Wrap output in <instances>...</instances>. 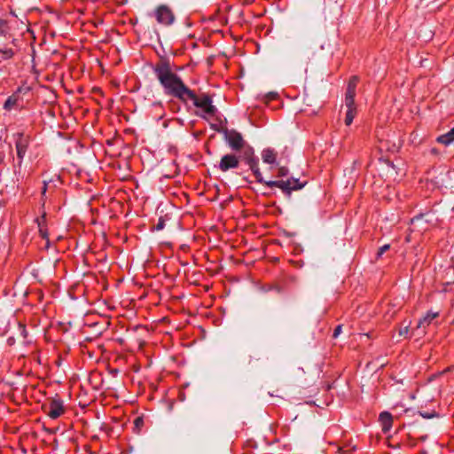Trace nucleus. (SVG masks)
I'll use <instances>...</instances> for the list:
<instances>
[{
  "label": "nucleus",
  "instance_id": "0eeeda50",
  "mask_svg": "<svg viewBox=\"0 0 454 454\" xmlns=\"http://www.w3.org/2000/svg\"><path fill=\"white\" fill-rule=\"evenodd\" d=\"M155 18L160 24L168 26L174 22L175 16L166 5L159 6L154 12Z\"/></svg>",
  "mask_w": 454,
  "mask_h": 454
},
{
  "label": "nucleus",
  "instance_id": "dca6fc26",
  "mask_svg": "<svg viewBox=\"0 0 454 454\" xmlns=\"http://www.w3.org/2000/svg\"><path fill=\"white\" fill-rule=\"evenodd\" d=\"M390 248V245L386 244L382 247H380L377 252V257L380 258L382 256V254L387 252Z\"/></svg>",
  "mask_w": 454,
  "mask_h": 454
},
{
  "label": "nucleus",
  "instance_id": "1a4fd4ad",
  "mask_svg": "<svg viewBox=\"0 0 454 454\" xmlns=\"http://www.w3.org/2000/svg\"><path fill=\"white\" fill-rule=\"evenodd\" d=\"M19 165L20 166L28 147V139L23 134L19 133L15 142Z\"/></svg>",
  "mask_w": 454,
  "mask_h": 454
},
{
  "label": "nucleus",
  "instance_id": "6ab92c4d",
  "mask_svg": "<svg viewBox=\"0 0 454 454\" xmlns=\"http://www.w3.org/2000/svg\"><path fill=\"white\" fill-rule=\"evenodd\" d=\"M278 97V93L277 92H269L265 98L268 101H270V100H274L276 99Z\"/></svg>",
  "mask_w": 454,
  "mask_h": 454
},
{
  "label": "nucleus",
  "instance_id": "39448f33",
  "mask_svg": "<svg viewBox=\"0 0 454 454\" xmlns=\"http://www.w3.org/2000/svg\"><path fill=\"white\" fill-rule=\"evenodd\" d=\"M8 30L7 23L0 19V59H9L13 56V51L4 42L10 38L7 37Z\"/></svg>",
  "mask_w": 454,
  "mask_h": 454
},
{
  "label": "nucleus",
  "instance_id": "6e6552de",
  "mask_svg": "<svg viewBox=\"0 0 454 454\" xmlns=\"http://www.w3.org/2000/svg\"><path fill=\"white\" fill-rule=\"evenodd\" d=\"M65 412V407L63 404V401L60 398H53L49 403L47 407V415L52 419H56L59 418Z\"/></svg>",
  "mask_w": 454,
  "mask_h": 454
},
{
  "label": "nucleus",
  "instance_id": "4be33fe9",
  "mask_svg": "<svg viewBox=\"0 0 454 454\" xmlns=\"http://www.w3.org/2000/svg\"><path fill=\"white\" fill-rule=\"evenodd\" d=\"M408 331H409V327H408V326H405L404 328H403V329H401V330H400V335L407 334V333H408Z\"/></svg>",
  "mask_w": 454,
  "mask_h": 454
},
{
  "label": "nucleus",
  "instance_id": "7ed1b4c3",
  "mask_svg": "<svg viewBox=\"0 0 454 454\" xmlns=\"http://www.w3.org/2000/svg\"><path fill=\"white\" fill-rule=\"evenodd\" d=\"M358 82L357 76H352L348 83L346 94H345V106L347 107V113L345 117V124L349 126L356 114V107L355 105L356 89Z\"/></svg>",
  "mask_w": 454,
  "mask_h": 454
},
{
  "label": "nucleus",
  "instance_id": "4468645a",
  "mask_svg": "<svg viewBox=\"0 0 454 454\" xmlns=\"http://www.w3.org/2000/svg\"><path fill=\"white\" fill-rule=\"evenodd\" d=\"M289 174V169L286 166H281L278 168V171H277V177L278 178H283V177H286ZM280 180H283V179H280Z\"/></svg>",
  "mask_w": 454,
  "mask_h": 454
},
{
  "label": "nucleus",
  "instance_id": "bb28decb",
  "mask_svg": "<svg viewBox=\"0 0 454 454\" xmlns=\"http://www.w3.org/2000/svg\"><path fill=\"white\" fill-rule=\"evenodd\" d=\"M420 220H421V217H415V218H413V219L411 220V223H414L419 222V221H420Z\"/></svg>",
  "mask_w": 454,
  "mask_h": 454
},
{
  "label": "nucleus",
  "instance_id": "ddd939ff",
  "mask_svg": "<svg viewBox=\"0 0 454 454\" xmlns=\"http://www.w3.org/2000/svg\"><path fill=\"white\" fill-rule=\"evenodd\" d=\"M380 420L382 423L383 431H388L392 426V416L389 412L384 411L380 415Z\"/></svg>",
  "mask_w": 454,
  "mask_h": 454
},
{
  "label": "nucleus",
  "instance_id": "a211bd4d",
  "mask_svg": "<svg viewBox=\"0 0 454 454\" xmlns=\"http://www.w3.org/2000/svg\"><path fill=\"white\" fill-rule=\"evenodd\" d=\"M419 414L425 419H431L436 416L435 412H419Z\"/></svg>",
  "mask_w": 454,
  "mask_h": 454
},
{
  "label": "nucleus",
  "instance_id": "2eb2a0df",
  "mask_svg": "<svg viewBox=\"0 0 454 454\" xmlns=\"http://www.w3.org/2000/svg\"><path fill=\"white\" fill-rule=\"evenodd\" d=\"M15 104H16V99L8 98L7 100L4 102V107L7 110H10Z\"/></svg>",
  "mask_w": 454,
  "mask_h": 454
},
{
  "label": "nucleus",
  "instance_id": "b1692460",
  "mask_svg": "<svg viewBox=\"0 0 454 454\" xmlns=\"http://www.w3.org/2000/svg\"><path fill=\"white\" fill-rule=\"evenodd\" d=\"M47 191V183L43 182V187L42 189V194L44 195Z\"/></svg>",
  "mask_w": 454,
  "mask_h": 454
},
{
  "label": "nucleus",
  "instance_id": "f257e3e1",
  "mask_svg": "<svg viewBox=\"0 0 454 454\" xmlns=\"http://www.w3.org/2000/svg\"><path fill=\"white\" fill-rule=\"evenodd\" d=\"M152 69L167 96L176 98L184 103L191 100L196 107L201 108L207 114L210 116L215 114L216 107L212 104L210 96L204 94L198 98L195 92L184 83L181 77L173 72L168 60L160 59L153 66Z\"/></svg>",
  "mask_w": 454,
  "mask_h": 454
},
{
  "label": "nucleus",
  "instance_id": "5701e85b",
  "mask_svg": "<svg viewBox=\"0 0 454 454\" xmlns=\"http://www.w3.org/2000/svg\"><path fill=\"white\" fill-rule=\"evenodd\" d=\"M142 424H143V419H142L141 418H137V419H135V425H136V427H139V426H140V425H142Z\"/></svg>",
  "mask_w": 454,
  "mask_h": 454
},
{
  "label": "nucleus",
  "instance_id": "aec40b11",
  "mask_svg": "<svg viewBox=\"0 0 454 454\" xmlns=\"http://www.w3.org/2000/svg\"><path fill=\"white\" fill-rule=\"evenodd\" d=\"M304 371L302 368H298L295 372H294V375L296 378L300 379L301 380V377L304 375Z\"/></svg>",
  "mask_w": 454,
  "mask_h": 454
},
{
  "label": "nucleus",
  "instance_id": "c85d7f7f",
  "mask_svg": "<svg viewBox=\"0 0 454 454\" xmlns=\"http://www.w3.org/2000/svg\"><path fill=\"white\" fill-rule=\"evenodd\" d=\"M339 451H340V453H341V454H345V453H346V451H343L341 449H339Z\"/></svg>",
  "mask_w": 454,
  "mask_h": 454
},
{
  "label": "nucleus",
  "instance_id": "20e7f679",
  "mask_svg": "<svg viewBox=\"0 0 454 454\" xmlns=\"http://www.w3.org/2000/svg\"><path fill=\"white\" fill-rule=\"evenodd\" d=\"M218 132L223 135V138L229 147L235 152H239L245 148L246 141L242 135L236 129H228L227 128H222L217 129Z\"/></svg>",
  "mask_w": 454,
  "mask_h": 454
},
{
  "label": "nucleus",
  "instance_id": "f3484780",
  "mask_svg": "<svg viewBox=\"0 0 454 454\" xmlns=\"http://www.w3.org/2000/svg\"><path fill=\"white\" fill-rule=\"evenodd\" d=\"M165 226V221L163 218H160L157 224L154 226V230L161 231Z\"/></svg>",
  "mask_w": 454,
  "mask_h": 454
},
{
  "label": "nucleus",
  "instance_id": "412c9836",
  "mask_svg": "<svg viewBox=\"0 0 454 454\" xmlns=\"http://www.w3.org/2000/svg\"><path fill=\"white\" fill-rule=\"evenodd\" d=\"M341 328L342 326L340 325L336 326L333 333V338H337L339 336V334L341 333Z\"/></svg>",
  "mask_w": 454,
  "mask_h": 454
},
{
  "label": "nucleus",
  "instance_id": "393cba45",
  "mask_svg": "<svg viewBox=\"0 0 454 454\" xmlns=\"http://www.w3.org/2000/svg\"><path fill=\"white\" fill-rule=\"evenodd\" d=\"M387 150H391V151H393V152H394V151H396V150L398 149V146H396V145L394 144V145H393V146H392V148L387 147Z\"/></svg>",
  "mask_w": 454,
  "mask_h": 454
},
{
  "label": "nucleus",
  "instance_id": "f8f14e48",
  "mask_svg": "<svg viewBox=\"0 0 454 454\" xmlns=\"http://www.w3.org/2000/svg\"><path fill=\"white\" fill-rule=\"evenodd\" d=\"M436 141L444 145H449L454 142V127L447 133L439 136Z\"/></svg>",
  "mask_w": 454,
  "mask_h": 454
},
{
  "label": "nucleus",
  "instance_id": "9d476101",
  "mask_svg": "<svg viewBox=\"0 0 454 454\" xmlns=\"http://www.w3.org/2000/svg\"><path fill=\"white\" fill-rule=\"evenodd\" d=\"M277 152L272 148H265L262 151V159L264 163L275 164L277 161Z\"/></svg>",
  "mask_w": 454,
  "mask_h": 454
},
{
  "label": "nucleus",
  "instance_id": "423d86ee",
  "mask_svg": "<svg viewBox=\"0 0 454 454\" xmlns=\"http://www.w3.org/2000/svg\"><path fill=\"white\" fill-rule=\"evenodd\" d=\"M239 157L233 153L224 154L217 166V168L222 172H227L230 169H234L239 168Z\"/></svg>",
  "mask_w": 454,
  "mask_h": 454
},
{
  "label": "nucleus",
  "instance_id": "a878e982",
  "mask_svg": "<svg viewBox=\"0 0 454 454\" xmlns=\"http://www.w3.org/2000/svg\"><path fill=\"white\" fill-rule=\"evenodd\" d=\"M40 232L43 238H47V233L43 229H40Z\"/></svg>",
  "mask_w": 454,
  "mask_h": 454
},
{
  "label": "nucleus",
  "instance_id": "cd10ccee",
  "mask_svg": "<svg viewBox=\"0 0 454 454\" xmlns=\"http://www.w3.org/2000/svg\"><path fill=\"white\" fill-rule=\"evenodd\" d=\"M385 145H386V142L380 141V149L385 147Z\"/></svg>",
  "mask_w": 454,
  "mask_h": 454
},
{
  "label": "nucleus",
  "instance_id": "9b49d317",
  "mask_svg": "<svg viewBox=\"0 0 454 454\" xmlns=\"http://www.w3.org/2000/svg\"><path fill=\"white\" fill-rule=\"evenodd\" d=\"M439 316V312L428 311L425 317L419 319L418 323V328L427 327L432 321Z\"/></svg>",
  "mask_w": 454,
  "mask_h": 454
},
{
  "label": "nucleus",
  "instance_id": "f03ea898",
  "mask_svg": "<svg viewBox=\"0 0 454 454\" xmlns=\"http://www.w3.org/2000/svg\"><path fill=\"white\" fill-rule=\"evenodd\" d=\"M244 160L249 166V168L254 173L256 181L263 184L268 188L278 187L283 193L290 196L292 192L301 190L304 187L306 183H301L298 178L290 177L286 180H270L265 181L259 168V160L254 154V148L247 145L244 151Z\"/></svg>",
  "mask_w": 454,
  "mask_h": 454
}]
</instances>
